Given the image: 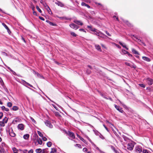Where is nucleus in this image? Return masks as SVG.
Listing matches in <instances>:
<instances>
[{
	"mask_svg": "<svg viewBox=\"0 0 153 153\" xmlns=\"http://www.w3.org/2000/svg\"><path fill=\"white\" fill-rule=\"evenodd\" d=\"M42 153H48V151L46 149H44L42 150Z\"/></svg>",
	"mask_w": 153,
	"mask_h": 153,
	"instance_id": "c756f323",
	"label": "nucleus"
},
{
	"mask_svg": "<svg viewBox=\"0 0 153 153\" xmlns=\"http://www.w3.org/2000/svg\"><path fill=\"white\" fill-rule=\"evenodd\" d=\"M128 53V52L126 51L124 49H122L121 50V53L122 55H124Z\"/></svg>",
	"mask_w": 153,
	"mask_h": 153,
	"instance_id": "5701e85b",
	"label": "nucleus"
},
{
	"mask_svg": "<svg viewBox=\"0 0 153 153\" xmlns=\"http://www.w3.org/2000/svg\"><path fill=\"white\" fill-rule=\"evenodd\" d=\"M25 82H26L25 80H22V82L24 84V85H25L26 84H25Z\"/></svg>",
	"mask_w": 153,
	"mask_h": 153,
	"instance_id": "e2e57ef3",
	"label": "nucleus"
},
{
	"mask_svg": "<svg viewBox=\"0 0 153 153\" xmlns=\"http://www.w3.org/2000/svg\"><path fill=\"white\" fill-rule=\"evenodd\" d=\"M85 2L87 3H90V0H83Z\"/></svg>",
	"mask_w": 153,
	"mask_h": 153,
	"instance_id": "6e6d98bb",
	"label": "nucleus"
},
{
	"mask_svg": "<svg viewBox=\"0 0 153 153\" xmlns=\"http://www.w3.org/2000/svg\"><path fill=\"white\" fill-rule=\"evenodd\" d=\"M45 123L46 126L49 128H51L53 127V126L50 121L48 120H46L45 122Z\"/></svg>",
	"mask_w": 153,
	"mask_h": 153,
	"instance_id": "39448f33",
	"label": "nucleus"
},
{
	"mask_svg": "<svg viewBox=\"0 0 153 153\" xmlns=\"http://www.w3.org/2000/svg\"><path fill=\"white\" fill-rule=\"evenodd\" d=\"M1 53H2V54L3 55H4V56H7V53H6L5 52H2Z\"/></svg>",
	"mask_w": 153,
	"mask_h": 153,
	"instance_id": "49530a36",
	"label": "nucleus"
},
{
	"mask_svg": "<svg viewBox=\"0 0 153 153\" xmlns=\"http://www.w3.org/2000/svg\"><path fill=\"white\" fill-rule=\"evenodd\" d=\"M68 135L69 136L68 138L69 139L72 140L75 138V136L73 132L70 131H68Z\"/></svg>",
	"mask_w": 153,
	"mask_h": 153,
	"instance_id": "7ed1b4c3",
	"label": "nucleus"
},
{
	"mask_svg": "<svg viewBox=\"0 0 153 153\" xmlns=\"http://www.w3.org/2000/svg\"><path fill=\"white\" fill-rule=\"evenodd\" d=\"M75 146H77L79 148H81V146L80 145L78 144H76V145H75Z\"/></svg>",
	"mask_w": 153,
	"mask_h": 153,
	"instance_id": "79ce46f5",
	"label": "nucleus"
},
{
	"mask_svg": "<svg viewBox=\"0 0 153 153\" xmlns=\"http://www.w3.org/2000/svg\"><path fill=\"white\" fill-rule=\"evenodd\" d=\"M70 26L75 30H76L79 28L78 26L74 23H71L70 25Z\"/></svg>",
	"mask_w": 153,
	"mask_h": 153,
	"instance_id": "423d86ee",
	"label": "nucleus"
},
{
	"mask_svg": "<svg viewBox=\"0 0 153 153\" xmlns=\"http://www.w3.org/2000/svg\"><path fill=\"white\" fill-rule=\"evenodd\" d=\"M3 116V114L2 113H0V119H1Z\"/></svg>",
	"mask_w": 153,
	"mask_h": 153,
	"instance_id": "5fc2aeb1",
	"label": "nucleus"
},
{
	"mask_svg": "<svg viewBox=\"0 0 153 153\" xmlns=\"http://www.w3.org/2000/svg\"><path fill=\"white\" fill-rule=\"evenodd\" d=\"M42 140L44 141H46L47 140V138L46 137H44L43 136V137H42Z\"/></svg>",
	"mask_w": 153,
	"mask_h": 153,
	"instance_id": "37998d69",
	"label": "nucleus"
},
{
	"mask_svg": "<svg viewBox=\"0 0 153 153\" xmlns=\"http://www.w3.org/2000/svg\"><path fill=\"white\" fill-rule=\"evenodd\" d=\"M79 30L81 31H83L85 33L86 32V31L83 29H80Z\"/></svg>",
	"mask_w": 153,
	"mask_h": 153,
	"instance_id": "864d4df0",
	"label": "nucleus"
},
{
	"mask_svg": "<svg viewBox=\"0 0 153 153\" xmlns=\"http://www.w3.org/2000/svg\"><path fill=\"white\" fill-rule=\"evenodd\" d=\"M139 85L140 86V87H143V88H145V85L144 84H139Z\"/></svg>",
	"mask_w": 153,
	"mask_h": 153,
	"instance_id": "c03bdc74",
	"label": "nucleus"
},
{
	"mask_svg": "<svg viewBox=\"0 0 153 153\" xmlns=\"http://www.w3.org/2000/svg\"><path fill=\"white\" fill-rule=\"evenodd\" d=\"M17 128L19 130L22 131L24 129V125L22 123L19 124L18 125Z\"/></svg>",
	"mask_w": 153,
	"mask_h": 153,
	"instance_id": "0eeeda50",
	"label": "nucleus"
},
{
	"mask_svg": "<svg viewBox=\"0 0 153 153\" xmlns=\"http://www.w3.org/2000/svg\"><path fill=\"white\" fill-rule=\"evenodd\" d=\"M30 118L31 120L32 121L33 123H36V122L35 120L32 117H30Z\"/></svg>",
	"mask_w": 153,
	"mask_h": 153,
	"instance_id": "a18cd8bd",
	"label": "nucleus"
},
{
	"mask_svg": "<svg viewBox=\"0 0 153 153\" xmlns=\"http://www.w3.org/2000/svg\"><path fill=\"white\" fill-rule=\"evenodd\" d=\"M99 137H100V138H101L103 140L104 139V137L102 135H101V134H100V135H99Z\"/></svg>",
	"mask_w": 153,
	"mask_h": 153,
	"instance_id": "3c124183",
	"label": "nucleus"
},
{
	"mask_svg": "<svg viewBox=\"0 0 153 153\" xmlns=\"http://www.w3.org/2000/svg\"><path fill=\"white\" fill-rule=\"evenodd\" d=\"M71 34L73 36L76 37V35L73 32H71Z\"/></svg>",
	"mask_w": 153,
	"mask_h": 153,
	"instance_id": "a19ab883",
	"label": "nucleus"
},
{
	"mask_svg": "<svg viewBox=\"0 0 153 153\" xmlns=\"http://www.w3.org/2000/svg\"><path fill=\"white\" fill-rule=\"evenodd\" d=\"M74 22L75 23L81 25H82L83 24L82 22L80 21L79 20H76L74 21Z\"/></svg>",
	"mask_w": 153,
	"mask_h": 153,
	"instance_id": "2eb2a0df",
	"label": "nucleus"
},
{
	"mask_svg": "<svg viewBox=\"0 0 153 153\" xmlns=\"http://www.w3.org/2000/svg\"><path fill=\"white\" fill-rule=\"evenodd\" d=\"M52 144V143L51 142H48L47 143V146L48 147H50L51 146Z\"/></svg>",
	"mask_w": 153,
	"mask_h": 153,
	"instance_id": "2f4dec72",
	"label": "nucleus"
},
{
	"mask_svg": "<svg viewBox=\"0 0 153 153\" xmlns=\"http://www.w3.org/2000/svg\"><path fill=\"white\" fill-rule=\"evenodd\" d=\"M24 153H27V150H24L23 151Z\"/></svg>",
	"mask_w": 153,
	"mask_h": 153,
	"instance_id": "338daca9",
	"label": "nucleus"
},
{
	"mask_svg": "<svg viewBox=\"0 0 153 153\" xmlns=\"http://www.w3.org/2000/svg\"><path fill=\"white\" fill-rule=\"evenodd\" d=\"M8 119L7 117H5L3 119V121L4 123H6L8 121Z\"/></svg>",
	"mask_w": 153,
	"mask_h": 153,
	"instance_id": "cd10ccee",
	"label": "nucleus"
},
{
	"mask_svg": "<svg viewBox=\"0 0 153 153\" xmlns=\"http://www.w3.org/2000/svg\"><path fill=\"white\" fill-rule=\"evenodd\" d=\"M83 151L84 152H86L87 151V149L86 148H84L83 149Z\"/></svg>",
	"mask_w": 153,
	"mask_h": 153,
	"instance_id": "603ef678",
	"label": "nucleus"
},
{
	"mask_svg": "<svg viewBox=\"0 0 153 153\" xmlns=\"http://www.w3.org/2000/svg\"><path fill=\"white\" fill-rule=\"evenodd\" d=\"M115 107V108L119 111L121 113H123V110H122L121 108L119 106H118L116 105H114Z\"/></svg>",
	"mask_w": 153,
	"mask_h": 153,
	"instance_id": "9d476101",
	"label": "nucleus"
},
{
	"mask_svg": "<svg viewBox=\"0 0 153 153\" xmlns=\"http://www.w3.org/2000/svg\"><path fill=\"white\" fill-rule=\"evenodd\" d=\"M36 140V142H35V145H37V144H36L37 142H38V144L40 145L42 144V142L41 139L40 138H39Z\"/></svg>",
	"mask_w": 153,
	"mask_h": 153,
	"instance_id": "9b49d317",
	"label": "nucleus"
},
{
	"mask_svg": "<svg viewBox=\"0 0 153 153\" xmlns=\"http://www.w3.org/2000/svg\"><path fill=\"white\" fill-rule=\"evenodd\" d=\"M56 149L55 148H52L51 151L50 153H56Z\"/></svg>",
	"mask_w": 153,
	"mask_h": 153,
	"instance_id": "bb28decb",
	"label": "nucleus"
},
{
	"mask_svg": "<svg viewBox=\"0 0 153 153\" xmlns=\"http://www.w3.org/2000/svg\"><path fill=\"white\" fill-rule=\"evenodd\" d=\"M105 33L108 36H111V35L108 32L106 31H105Z\"/></svg>",
	"mask_w": 153,
	"mask_h": 153,
	"instance_id": "4d7b16f0",
	"label": "nucleus"
},
{
	"mask_svg": "<svg viewBox=\"0 0 153 153\" xmlns=\"http://www.w3.org/2000/svg\"><path fill=\"white\" fill-rule=\"evenodd\" d=\"M4 123L3 121H0V125L2 126H4Z\"/></svg>",
	"mask_w": 153,
	"mask_h": 153,
	"instance_id": "e433bc0d",
	"label": "nucleus"
},
{
	"mask_svg": "<svg viewBox=\"0 0 153 153\" xmlns=\"http://www.w3.org/2000/svg\"><path fill=\"white\" fill-rule=\"evenodd\" d=\"M101 45L103 48H104L105 49L106 48V47L104 45L102 44H101Z\"/></svg>",
	"mask_w": 153,
	"mask_h": 153,
	"instance_id": "69168bd1",
	"label": "nucleus"
},
{
	"mask_svg": "<svg viewBox=\"0 0 153 153\" xmlns=\"http://www.w3.org/2000/svg\"><path fill=\"white\" fill-rule=\"evenodd\" d=\"M46 5L45 6V7L46 9L47 10V11L48 12V13L50 14L51 13H52V12L49 7L46 4Z\"/></svg>",
	"mask_w": 153,
	"mask_h": 153,
	"instance_id": "f8f14e48",
	"label": "nucleus"
},
{
	"mask_svg": "<svg viewBox=\"0 0 153 153\" xmlns=\"http://www.w3.org/2000/svg\"><path fill=\"white\" fill-rule=\"evenodd\" d=\"M29 136V134H26L23 136V138L26 140H27L28 139Z\"/></svg>",
	"mask_w": 153,
	"mask_h": 153,
	"instance_id": "b1692460",
	"label": "nucleus"
},
{
	"mask_svg": "<svg viewBox=\"0 0 153 153\" xmlns=\"http://www.w3.org/2000/svg\"><path fill=\"white\" fill-rule=\"evenodd\" d=\"M142 59L143 60L146 61L148 62H150V59L147 57L143 56Z\"/></svg>",
	"mask_w": 153,
	"mask_h": 153,
	"instance_id": "a211bd4d",
	"label": "nucleus"
},
{
	"mask_svg": "<svg viewBox=\"0 0 153 153\" xmlns=\"http://www.w3.org/2000/svg\"><path fill=\"white\" fill-rule=\"evenodd\" d=\"M2 25L8 31L9 30V28L4 23H2Z\"/></svg>",
	"mask_w": 153,
	"mask_h": 153,
	"instance_id": "473e14b6",
	"label": "nucleus"
},
{
	"mask_svg": "<svg viewBox=\"0 0 153 153\" xmlns=\"http://www.w3.org/2000/svg\"><path fill=\"white\" fill-rule=\"evenodd\" d=\"M54 114H55V116H56L58 117H59L60 116V115L59 114V112H55Z\"/></svg>",
	"mask_w": 153,
	"mask_h": 153,
	"instance_id": "58836bf2",
	"label": "nucleus"
},
{
	"mask_svg": "<svg viewBox=\"0 0 153 153\" xmlns=\"http://www.w3.org/2000/svg\"><path fill=\"white\" fill-rule=\"evenodd\" d=\"M12 105V103L11 102H8L7 103V106L9 107H11Z\"/></svg>",
	"mask_w": 153,
	"mask_h": 153,
	"instance_id": "c9c22d12",
	"label": "nucleus"
},
{
	"mask_svg": "<svg viewBox=\"0 0 153 153\" xmlns=\"http://www.w3.org/2000/svg\"><path fill=\"white\" fill-rule=\"evenodd\" d=\"M9 134L10 136L12 137H14L16 135L15 134L13 131L12 128H10V129L9 131Z\"/></svg>",
	"mask_w": 153,
	"mask_h": 153,
	"instance_id": "6e6552de",
	"label": "nucleus"
},
{
	"mask_svg": "<svg viewBox=\"0 0 153 153\" xmlns=\"http://www.w3.org/2000/svg\"><path fill=\"white\" fill-rule=\"evenodd\" d=\"M119 44L120 45H121L123 47L126 48L127 50H128V48L126 47L125 44L122 43L121 42H119Z\"/></svg>",
	"mask_w": 153,
	"mask_h": 153,
	"instance_id": "dca6fc26",
	"label": "nucleus"
},
{
	"mask_svg": "<svg viewBox=\"0 0 153 153\" xmlns=\"http://www.w3.org/2000/svg\"><path fill=\"white\" fill-rule=\"evenodd\" d=\"M49 24H50V25L52 26H55V24L51 22H49Z\"/></svg>",
	"mask_w": 153,
	"mask_h": 153,
	"instance_id": "13d9d810",
	"label": "nucleus"
},
{
	"mask_svg": "<svg viewBox=\"0 0 153 153\" xmlns=\"http://www.w3.org/2000/svg\"><path fill=\"white\" fill-rule=\"evenodd\" d=\"M0 82L1 85H3L4 84V82H3L1 78L0 77Z\"/></svg>",
	"mask_w": 153,
	"mask_h": 153,
	"instance_id": "ea45409f",
	"label": "nucleus"
},
{
	"mask_svg": "<svg viewBox=\"0 0 153 153\" xmlns=\"http://www.w3.org/2000/svg\"><path fill=\"white\" fill-rule=\"evenodd\" d=\"M1 109L3 111H9V109L8 108H6L4 106H2L1 107Z\"/></svg>",
	"mask_w": 153,
	"mask_h": 153,
	"instance_id": "412c9836",
	"label": "nucleus"
},
{
	"mask_svg": "<svg viewBox=\"0 0 153 153\" xmlns=\"http://www.w3.org/2000/svg\"><path fill=\"white\" fill-rule=\"evenodd\" d=\"M146 81L149 85H151L153 83V80L151 79L147 78L146 79Z\"/></svg>",
	"mask_w": 153,
	"mask_h": 153,
	"instance_id": "1a4fd4ad",
	"label": "nucleus"
},
{
	"mask_svg": "<svg viewBox=\"0 0 153 153\" xmlns=\"http://www.w3.org/2000/svg\"><path fill=\"white\" fill-rule=\"evenodd\" d=\"M135 151L137 153H140L142 151V147L139 146H137L135 148Z\"/></svg>",
	"mask_w": 153,
	"mask_h": 153,
	"instance_id": "20e7f679",
	"label": "nucleus"
},
{
	"mask_svg": "<svg viewBox=\"0 0 153 153\" xmlns=\"http://www.w3.org/2000/svg\"><path fill=\"white\" fill-rule=\"evenodd\" d=\"M87 4L84 2H82L81 3V5L83 6H86Z\"/></svg>",
	"mask_w": 153,
	"mask_h": 153,
	"instance_id": "8fccbe9b",
	"label": "nucleus"
},
{
	"mask_svg": "<svg viewBox=\"0 0 153 153\" xmlns=\"http://www.w3.org/2000/svg\"><path fill=\"white\" fill-rule=\"evenodd\" d=\"M33 149H31L30 150H29L28 153H33Z\"/></svg>",
	"mask_w": 153,
	"mask_h": 153,
	"instance_id": "bf43d9fd",
	"label": "nucleus"
},
{
	"mask_svg": "<svg viewBox=\"0 0 153 153\" xmlns=\"http://www.w3.org/2000/svg\"><path fill=\"white\" fill-rule=\"evenodd\" d=\"M143 153H148V152L147 150H143Z\"/></svg>",
	"mask_w": 153,
	"mask_h": 153,
	"instance_id": "09e8293b",
	"label": "nucleus"
},
{
	"mask_svg": "<svg viewBox=\"0 0 153 153\" xmlns=\"http://www.w3.org/2000/svg\"><path fill=\"white\" fill-rule=\"evenodd\" d=\"M103 126H104V127H105V129H106V130L107 131H108V128H107L106 127V126H105V125H104V124H103Z\"/></svg>",
	"mask_w": 153,
	"mask_h": 153,
	"instance_id": "0e129e2a",
	"label": "nucleus"
},
{
	"mask_svg": "<svg viewBox=\"0 0 153 153\" xmlns=\"http://www.w3.org/2000/svg\"><path fill=\"white\" fill-rule=\"evenodd\" d=\"M36 8L37 9V10L40 13H41L42 12V11L39 8V7L38 6H36Z\"/></svg>",
	"mask_w": 153,
	"mask_h": 153,
	"instance_id": "f704fd0d",
	"label": "nucleus"
},
{
	"mask_svg": "<svg viewBox=\"0 0 153 153\" xmlns=\"http://www.w3.org/2000/svg\"><path fill=\"white\" fill-rule=\"evenodd\" d=\"M111 148L112 149H113L114 150L115 153H120L119 152V151L118 150H115L114 149V148L113 146H111Z\"/></svg>",
	"mask_w": 153,
	"mask_h": 153,
	"instance_id": "7c9ffc66",
	"label": "nucleus"
},
{
	"mask_svg": "<svg viewBox=\"0 0 153 153\" xmlns=\"http://www.w3.org/2000/svg\"><path fill=\"white\" fill-rule=\"evenodd\" d=\"M87 27L92 31L94 32V34L102 38H105L106 36L99 30L92 28L91 26H88Z\"/></svg>",
	"mask_w": 153,
	"mask_h": 153,
	"instance_id": "f257e3e1",
	"label": "nucleus"
},
{
	"mask_svg": "<svg viewBox=\"0 0 153 153\" xmlns=\"http://www.w3.org/2000/svg\"><path fill=\"white\" fill-rule=\"evenodd\" d=\"M36 152L37 153H42V150L41 149H38L36 150Z\"/></svg>",
	"mask_w": 153,
	"mask_h": 153,
	"instance_id": "393cba45",
	"label": "nucleus"
},
{
	"mask_svg": "<svg viewBox=\"0 0 153 153\" xmlns=\"http://www.w3.org/2000/svg\"><path fill=\"white\" fill-rule=\"evenodd\" d=\"M33 139L34 140H36L38 139V138H39L37 135L36 134H33Z\"/></svg>",
	"mask_w": 153,
	"mask_h": 153,
	"instance_id": "4be33fe9",
	"label": "nucleus"
},
{
	"mask_svg": "<svg viewBox=\"0 0 153 153\" xmlns=\"http://www.w3.org/2000/svg\"><path fill=\"white\" fill-rule=\"evenodd\" d=\"M123 137L124 140L126 141H128L129 140V139L127 137H126L125 136H123Z\"/></svg>",
	"mask_w": 153,
	"mask_h": 153,
	"instance_id": "4c0bfd02",
	"label": "nucleus"
},
{
	"mask_svg": "<svg viewBox=\"0 0 153 153\" xmlns=\"http://www.w3.org/2000/svg\"><path fill=\"white\" fill-rule=\"evenodd\" d=\"M77 136L81 140L83 141V140H84V139L80 137V136H79L78 135H77Z\"/></svg>",
	"mask_w": 153,
	"mask_h": 153,
	"instance_id": "052dcab7",
	"label": "nucleus"
},
{
	"mask_svg": "<svg viewBox=\"0 0 153 153\" xmlns=\"http://www.w3.org/2000/svg\"><path fill=\"white\" fill-rule=\"evenodd\" d=\"M96 49H97L98 51L100 52L102 51V50L100 46L98 45H95Z\"/></svg>",
	"mask_w": 153,
	"mask_h": 153,
	"instance_id": "4468645a",
	"label": "nucleus"
},
{
	"mask_svg": "<svg viewBox=\"0 0 153 153\" xmlns=\"http://www.w3.org/2000/svg\"><path fill=\"white\" fill-rule=\"evenodd\" d=\"M37 133H38V134L39 135V136H40V137H43V134L40 131H38Z\"/></svg>",
	"mask_w": 153,
	"mask_h": 153,
	"instance_id": "72a5a7b5",
	"label": "nucleus"
},
{
	"mask_svg": "<svg viewBox=\"0 0 153 153\" xmlns=\"http://www.w3.org/2000/svg\"><path fill=\"white\" fill-rule=\"evenodd\" d=\"M127 54L129 57H131L132 56V55L131 54L129 53L128 52V53H127Z\"/></svg>",
	"mask_w": 153,
	"mask_h": 153,
	"instance_id": "774afa93",
	"label": "nucleus"
},
{
	"mask_svg": "<svg viewBox=\"0 0 153 153\" xmlns=\"http://www.w3.org/2000/svg\"><path fill=\"white\" fill-rule=\"evenodd\" d=\"M13 153H19V151L16 148L14 147L12 149Z\"/></svg>",
	"mask_w": 153,
	"mask_h": 153,
	"instance_id": "f3484780",
	"label": "nucleus"
},
{
	"mask_svg": "<svg viewBox=\"0 0 153 153\" xmlns=\"http://www.w3.org/2000/svg\"><path fill=\"white\" fill-rule=\"evenodd\" d=\"M125 64L126 65H127V66H130L131 67L133 68H136V66L135 65H131L130 64V63H128V62H126L125 63Z\"/></svg>",
	"mask_w": 153,
	"mask_h": 153,
	"instance_id": "6ab92c4d",
	"label": "nucleus"
},
{
	"mask_svg": "<svg viewBox=\"0 0 153 153\" xmlns=\"http://www.w3.org/2000/svg\"><path fill=\"white\" fill-rule=\"evenodd\" d=\"M39 18L41 20H43V21H44L45 20L44 19L43 17H42L39 16Z\"/></svg>",
	"mask_w": 153,
	"mask_h": 153,
	"instance_id": "680f3d73",
	"label": "nucleus"
},
{
	"mask_svg": "<svg viewBox=\"0 0 153 153\" xmlns=\"http://www.w3.org/2000/svg\"><path fill=\"white\" fill-rule=\"evenodd\" d=\"M55 4L61 7H63L64 6V4L62 3L59 1L55 2Z\"/></svg>",
	"mask_w": 153,
	"mask_h": 153,
	"instance_id": "ddd939ff",
	"label": "nucleus"
},
{
	"mask_svg": "<svg viewBox=\"0 0 153 153\" xmlns=\"http://www.w3.org/2000/svg\"><path fill=\"white\" fill-rule=\"evenodd\" d=\"M132 52L135 54H137L139 55V53L135 49H134V48H132L131 49Z\"/></svg>",
	"mask_w": 153,
	"mask_h": 153,
	"instance_id": "aec40b11",
	"label": "nucleus"
},
{
	"mask_svg": "<svg viewBox=\"0 0 153 153\" xmlns=\"http://www.w3.org/2000/svg\"><path fill=\"white\" fill-rule=\"evenodd\" d=\"M134 146V142H131L128 144L127 148L128 149L131 151L133 150Z\"/></svg>",
	"mask_w": 153,
	"mask_h": 153,
	"instance_id": "f03ea898",
	"label": "nucleus"
},
{
	"mask_svg": "<svg viewBox=\"0 0 153 153\" xmlns=\"http://www.w3.org/2000/svg\"><path fill=\"white\" fill-rule=\"evenodd\" d=\"M12 109L13 111H16L18 110V108L16 106H14L13 107Z\"/></svg>",
	"mask_w": 153,
	"mask_h": 153,
	"instance_id": "c85d7f7f",
	"label": "nucleus"
},
{
	"mask_svg": "<svg viewBox=\"0 0 153 153\" xmlns=\"http://www.w3.org/2000/svg\"><path fill=\"white\" fill-rule=\"evenodd\" d=\"M4 149L3 147L0 146V153H4Z\"/></svg>",
	"mask_w": 153,
	"mask_h": 153,
	"instance_id": "a878e982",
	"label": "nucleus"
},
{
	"mask_svg": "<svg viewBox=\"0 0 153 153\" xmlns=\"http://www.w3.org/2000/svg\"><path fill=\"white\" fill-rule=\"evenodd\" d=\"M25 84H26V85H28L29 86H30V87H33V86L32 85L29 84V83L27 82H25Z\"/></svg>",
	"mask_w": 153,
	"mask_h": 153,
	"instance_id": "de8ad7c7",
	"label": "nucleus"
}]
</instances>
